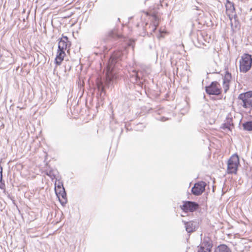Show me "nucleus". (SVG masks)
Returning <instances> with one entry per match:
<instances>
[{"label": "nucleus", "mask_w": 252, "mask_h": 252, "mask_svg": "<svg viewBox=\"0 0 252 252\" xmlns=\"http://www.w3.org/2000/svg\"><path fill=\"white\" fill-rule=\"evenodd\" d=\"M122 56L121 51L114 52L110 58L106 68V78L105 85L109 87L112 85L113 81L117 78L115 71V65L117 63L118 60Z\"/></svg>", "instance_id": "nucleus-1"}, {"label": "nucleus", "mask_w": 252, "mask_h": 252, "mask_svg": "<svg viewBox=\"0 0 252 252\" xmlns=\"http://www.w3.org/2000/svg\"><path fill=\"white\" fill-rule=\"evenodd\" d=\"M70 46L68 38L65 36L62 37L58 43V54L55 59L56 63L60 65L65 55V51Z\"/></svg>", "instance_id": "nucleus-2"}, {"label": "nucleus", "mask_w": 252, "mask_h": 252, "mask_svg": "<svg viewBox=\"0 0 252 252\" xmlns=\"http://www.w3.org/2000/svg\"><path fill=\"white\" fill-rule=\"evenodd\" d=\"M226 13L229 17L231 21V27H233V24L235 27H237L239 24L237 20V16L235 13V7L233 2H230L229 0H226L225 3Z\"/></svg>", "instance_id": "nucleus-3"}, {"label": "nucleus", "mask_w": 252, "mask_h": 252, "mask_svg": "<svg viewBox=\"0 0 252 252\" xmlns=\"http://www.w3.org/2000/svg\"><path fill=\"white\" fill-rule=\"evenodd\" d=\"M238 103L245 108L252 107V92L249 91L240 94L238 97Z\"/></svg>", "instance_id": "nucleus-4"}, {"label": "nucleus", "mask_w": 252, "mask_h": 252, "mask_svg": "<svg viewBox=\"0 0 252 252\" xmlns=\"http://www.w3.org/2000/svg\"><path fill=\"white\" fill-rule=\"evenodd\" d=\"M240 71L243 73L248 72L252 67V56L248 54L243 55L239 61Z\"/></svg>", "instance_id": "nucleus-5"}, {"label": "nucleus", "mask_w": 252, "mask_h": 252, "mask_svg": "<svg viewBox=\"0 0 252 252\" xmlns=\"http://www.w3.org/2000/svg\"><path fill=\"white\" fill-rule=\"evenodd\" d=\"M239 165L238 156L234 154L232 155L227 162V171L228 174H236Z\"/></svg>", "instance_id": "nucleus-6"}, {"label": "nucleus", "mask_w": 252, "mask_h": 252, "mask_svg": "<svg viewBox=\"0 0 252 252\" xmlns=\"http://www.w3.org/2000/svg\"><path fill=\"white\" fill-rule=\"evenodd\" d=\"M206 92L209 94L219 95L221 93L220 85L216 81L213 82L209 86L206 87Z\"/></svg>", "instance_id": "nucleus-7"}, {"label": "nucleus", "mask_w": 252, "mask_h": 252, "mask_svg": "<svg viewBox=\"0 0 252 252\" xmlns=\"http://www.w3.org/2000/svg\"><path fill=\"white\" fill-rule=\"evenodd\" d=\"M199 207V205L195 202L190 201L184 202L183 205L181 207L182 210L186 212H192L196 210Z\"/></svg>", "instance_id": "nucleus-8"}, {"label": "nucleus", "mask_w": 252, "mask_h": 252, "mask_svg": "<svg viewBox=\"0 0 252 252\" xmlns=\"http://www.w3.org/2000/svg\"><path fill=\"white\" fill-rule=\"evenodd\" d=\"M206 184L204 182H200L194 184L191 189V192L193 194L198 196L201 194L205 190Z\"/></svg>", "instance_id": "nucleus-9"}, {"label": "nucleus", "mask_w": 252, "mask_h": 252, "mask_svg": "<svg viewBox=\"0 0 252 252\" xmlns=\"http://www.w3.org/2000/svg\"><path fill=\"white\" fill-rule=\"evenodd\" d=\"M212 244L209 238H205L198 247L197 252H211Z\"/></svg>", "instance_id": "nucleus-10"}, {"label": "nucleus", "mask_w": 252, "mask_h": 252, "mask_svg": "<svg viewBox=\"0 0 252 252\" xmlns=\"http://www.w3.org/2000/svg\"><path fill=\"white\" fill-rule=\"evenodd\" d=\"M232 79L231 74L228 71H226L223 78V88L225 92H226L229 88V82Z\"/></svg>", "instance_id": "nucleus-11"}, {"label": "nucleus", "mask_w": 252, "mask_h": 252, "mask_svg": "<svg viewBox=\"0 0 252 252\" xmlns=\"http://www.w3.org/2000/svg\"><path fill=\"white\" fill-rule=\"evenodd\" d=\"M185 225L186 230L188 233L192 232L195 230V226L194 225L193 223L191 221L186 222L185 221H183Z\"/></svg>", "instance_id": "nucleus-12"}, {"label": "nucleus", "mask_w": 252, "mask_h": 252, "mask_svg": "<svg viewBox=\"0 0 252 252\" xmlns=\"http://www.w3.org/2000/svg\"><path fill=\"white\" fill-rule=\"evenodd\" d=\"M216 252H231V251L226 245L223 244L217 247Z\"/></svg>", "instance_id": "nucleus-13"}, {"label": "nucleus", "mask_w": 252, "mask_h": 252, "mask_svg": "<svg viewBox=\"0 0 252 252\" xmlns=\"http://www.w3.org/2000/svg\"><path fill=\"white\" fill-rule=\"evenodd\" d=\"M233 126L232 119H227L226 122L223 124L222 128L223 129H228L229 130H230L231 127Z\"/></svg>", "instance_id": "nucleus-14"}, {"label": "nucleus", "mask_w": 252, "mask_h": 252, "mask_svg": "<svg viewBox=\"0 0 252 252\" xmlns=\"http://www.w3.org/2000/svg\"><path fill=\"white\" fill-rule=\"evenodd\" d=\"M152 21H153V32H155L157 29V27L158 25V18L156 15H154L152 16Z\"/></svg>", "instance_id": "nucleus-15"}, {"label": "nucleus", "mask_w": 252, "mask_h": 252, "mask_svg": "<svg viewBox=\"0 0 252 252\" xmlns=\"http://www.w3.org/2000/svg\"><path fill=\"white\" fill-rule=\"evenodd\" d=\"M55 191L57 195H58L59 198H60V197L61 196L64 201L62 202V204L63 203H66V193L65 192V195L62 194V190L61 189H56V183H55Z\"/></svg>", "instance_id": "nucleus-16"}, {"label": "nucleus", "mask_w": 252, "mask_h": 252, "mask_svg": "<svg viewBox=\"0 0 252 252\" xmlns=\"http://www.w3.org/2000/svg\"><path fill=\"white\" fill-rule=\"evenodd\" d=\"M140 73V72L139 71L136 72L135 71H133V74H131V76L134 81H137L138 80H140L141 78Z\"/></svg>", "instance_id": "nucleus-17"}, {"label": "nucleus", "mask_w": 252, "mask_h": 252, "mask_svg": "<svg viewBox=\"0 0 252 252\" xmlns=\"http://www.w3.org/2000/svg\"><path fill=\"white\" fill-rule=\"evenodd\" d=\"M244 129L251 131L252 130V121L247 122L243 124Z\"/></svg>", "instance_id": "nucleus-18"}, {"label": "nucleus", "mask_w": 252, "mask_h": 252, "mask_svg": "<svg viewBox=\"0 0 252 252\" xmlns=\"http://www.w3.org/2000/svg\"><path fill=\"white\" fill-rule=\"evenodd\" d=\"M2 168L0 165V189H3L4 187V184L2 182Z\"/></svg>", "instance_id": "nucleus-19"}, {"label": "nucleus", "mask_w": 252, "mask_h": 252, "mask_svg": "<svg viewBox=\"0 0 252 252\" xmlns=\"http://www.w3.org/2000/svg\"><path fill=\"white\" fill-rule=\"evenodd\" d=\"M56 189H61L62 190V193L63 195H65V189L63 187V185H58L57 187L56 186Z\"/></svg>", "instance_id": "nucleus-20"}, {"label": "nucleus", "mask_w": 252, "mask_h": 252, "mask_svg": "<svg viewBox=\"0 0 252 252\" xmlns=\"http://www.w3.org/2000/svg\"><path fill=\"white\" fill-rule=\"evenodd\" d=\"M46 175L49 176L52 179H53L55 178V175L53 174L52 171H49V172H46Z\"/></svg>", "instance_id": "nucleus-21"}, {"label": "nucleus", "mask_w": 252, "mask_h": 252, "mask_svg": "<svg viewBox=\"0 0 252 252\" xmlns=\"http://www.w3.org/2000/svg\"><path fill=\"white\" fill-rule=\"evenodd\" d=\"M98 88L99 89H100V88H101V92H103L104 91V87H103L102 86V84L100 83V84H98Z\"/></svg>", "instance_id": "nucleus-22"}, {"label": "nucleus", "mask_w": 252, "mask_h": 252, "mask_svg": "<svg viewBox=\"0 0 252 252\" xmlns=\"http://www.w3.org/2000/svg\"><path fill=\"white\" fill-rule=\"evenodd\" d=\"M109 34V36H113V32H110Z\"/></svg>", "instance_id": "nucleus-23"}]
</instances>
